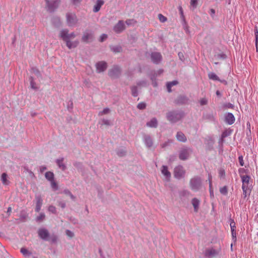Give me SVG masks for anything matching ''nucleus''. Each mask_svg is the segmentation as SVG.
I'll list each match as a JSON object with an SVG mask.
<instances>
[{"instance_id":"1","label":"nucleus","mask_w":258,"mask_h":258,"mask_svg":"<svg viewBox=\"0 0 258 258\" xmlns=\"http://www.w3.org/2000/svg\"><path fill=\"white\" fill-rule=\"evenodd\" d=\"M182 117V114L181 113L175 111H169L166 114V117L167 120L171 122H177Z\"/></svg>"},{"instance_id":"2","label":"nucleus","mask_w":258,"mask_h":258,"mask_svg":"<svg viewBox=\"0 0 258 258\" xmlns=\"http://www.w3.org/2000/svg\"><path fill=\"white\" fill-rule=\"evenodd\" d=\"M45 2L46 3V9L50 12L54 11L60 4L59 0H45Z\"/></svg>"},{"instance_id":"3","label":"nucleus","mask_w":258,"mask_h":258,"mask_svg":"<svg viewBox=\"0 0 258 258\" xmlns=\"http://www.w3.org/2000/svg\"><path fill=\"white\" fill-rule=\"evenodd\" d=\"M59 35L64 41L71 40L76 37V34L74 32L69 34V30L67 29L61 30Z\"/></svg>"},{"instance_id":"4","label":"nucleus","mask_w":258,"mask_h":258,"mask_svg":"<svg viewBox=\"0 0 258 258\" xmlns=\"http://www.w3.org/2000/svg\"><path fill=\"white\" fill-rule=\"evenodd\" d=\"M202 180L200 178L195 177L190 180V185L192 190H198L201 186Z\"/></svg>"},{"instance_id":"5","label":"nucleus","mask_w":258,"mask_h":258,"mask_svg":"<svg viewBox=\"0 0 258 258\" xmlns=\"http://www.w3.org/2000/svg\"><path fill=\"white\" fill-rule=\"evenodd\" d=\"M67 22L69 26H74L78 22L77 16L73 13H68L66 16Z\"/></svg>"},{"instance_id":"6","label":"nucleus","mask_w":258,"mask_h":258,"mask_svg":"<svg viewBox=\"0 0 258 258\" xmlns=\"http://www.w3.org/2000/svg\"><path fill=\"white\" fill-rule=\"evenodd\" d=\"M192 151L189 148H184L180 150L179 157L182 160H186L191 154Z\"/></svg>"},{"instance_id":"7","label":"nucleus","mask_w":258,"mask_h":258,"mask_svg":"<svg viewBox=\"0 0 258 258\" xmlns=\"http://www.w3.org/2000/svg\"><path fill=\"white\" fill-rule=\"evenodd\" d=\"M185 171L181 166H178L174 168V175L175 177L180 179L184 177Z\"/></svg>"},{"instance_id":"8","label":"nucleus","mask_w":258,"mask_h":258,"mask_svg":"<svg viewBox=\"0 0 258 258\" xmlns=\"http://www.w3.org/2000/svg\"><path fill=\"white\" fill-rule=\"evenodd\" d=\"M241 177L242 182V189L243 190V193L246 194L247 186L250 179V177L248 175H242L241 176Z\"/></svg>"},{"instance_id":"9","label":"nucleus","mask_w":258,"mask_h":258,"mask_svg":"<svg viewBox=\"0 0 258 258\" xmlns=\"http://www.w3.org/2000/svg\"><path fill=\"white\" fill-rule=\"evenodd\" d=\"M35 201L36 204L35 211L39 212L42 205L43 200L40 195H37L35 196Z\"/></svg>"},{"instance_id":"10","label":"nucleus","mask_w":258,"mask_h":258,"mask_svg":"<svg viewBox=\"0 0 258 258\" xmlns=\"http://www.w3.org/2000/svg\"><path fill=\"white\" fill-rule=\"evenodd\" d=\"M125 29V25L123 21L120 20L114 26L113 30L116 33H120Z\"/></svg>"},{"instance_id":"11","label":"nucleus","mask_w":258,"mask_h":258,"mask_svg":"<svg viewBox=\"0 0 258 258\" xmlns=\"http://www.w3.org/2000/svg\"><path fill=\"white\" fill-rule=\"evenodd\" d=\"M38 235L40 237L44 240H48L49 234L48 230L45 228H41L38 230Z\"/></svg>"},{"instance_id":"12","label":"nucleus","mask_w":258,"mask_h":258,"mask_svg":"<svg viewBox=\"0 0 258 258\" xmlns=\"http://www.w3.org/2000/svg\"><path fill=\"white\" fill-rule=\"evenodd\" d=\"M120 69L118 67H114L109 71V76L112 78H115L118 77L120 74Z\"/></svg>"},{"instance_id":"13","label":"nucleus","mask_w":258,"mask_h":258,"mask_svg":"<svg viewBox=\"0 0 258 258\" xmlns=\"http://www.w3.org/2000/svg\"><path fill=\"white\" fill-rule=\"evenodd\" d=\"M97 72L101 73L104 72L107 68V63L104 61H100L96 63Z\"/></svg>"},{"instance_id":"14","label":"nucleus","mask_w":258,"mask_h":258,"mask_svg":"<svg viewBox=\"0 0 258 258\" xmlns=\"http://www.w3.org/2000/svg\"><path fill=\"white\" fill-rule=\"evenodd\" d=\"M93 38V33L90 31H85L82 37V39L84 41L88 42L91 41Z\"/></svg>"},{"instance_id":"15","label":"nucleus","mask_w":258,"mask_h":258,"mask_svg":"<svg viewBox=\"0 0 258 258\" xmlns=\"http://www.w3.org/2000/svg\"><path fill=\"white\" fill-rule=\"evenodd\" d=\"M219 253V251L213 248L207 249L205 251V255L209 257H213Z\"/></svg>"},{"instance_id":"16","label":"nucleus","mask_w":258,"mask_h":258,"mask_svg":"<svg viewBox=\"0 0 258 258\" xmlns=\"http://www.w3.org/2000/svg\"><path fill=\"white\" fill-rule=\"evenodd\" d=\"M162 58L161 55L159 52H153L151 54V59L154 63H159Z\"/></svg>"},{"instance_id":"17","label":"nucleus","mask_w":258,"mask_h":258,"mask_svg":"<svg viewBox=\"0 0 258 258\" xmlns=\"http://www.w3.org/2000/svg\"><path fill=\"white\" fill-rule=\"evenodd\" d=\"M20 251L26 258H30L33 254L32 250H29L25 247L21 248Z\"/></svg>"},{"instance_id":"18","label":"nucleus","mask_w":258,"mask_h":258,"mask_svg":"<svg viewBox=\"0 0 258 258\" xmlns=\"http://www.w3.org/2000/svg\"><path fill=\"white\" fill-rule=\"evenodd\" d=\"M225 121L229 124H232L234 122L235 117L232 113H228L225 116Z\"/></svg>"},{"instance_id":"19","label":"nucleus","mask_w":258,"mask_h":258,"mask_svg":"<svg viewBox=\"0 0 258 258\" xmlns=\"http://www.w3.org/2000/svg\"><path fill=\"white\" fill-rule=\"evenodd\" d=\"M191 204L194 207V211L195 212H198L199 209V205L200 204V201L197 198H194L191 200Z\"/></svg>"},{"instance_id":"20","label":"nucleus","mask_w":258,"mask_h":258,"mask_svg":"<svg viewBox=\"0 0 258 258\" xmlns=\"http://www.w3.org/2000/svg\"><path fill=\"white\" fill-rule=\"evenodd\" d=\"M146 124L148 127L155 128L158 125V121L156 118H153L147 122Z\"/></svg>"},{"instance_id":"21","label":"nucleus","mask_w":258,"mask_h":258,"mask_svg":"<svg viewBox=\"0 0 258 258\" xmlns=\"http://www.w3.org/2000/svg\"><path fill=\"white\" fill-rule=\"evenodd\" d=\"M176 138L177 140L179 142H185L186 141V138L185 136L181 132H178L177 133Z\"/></svg>"},{"instance_id":"22","label":"nucleus","mask_w":258,"mask_h":258,"mask_svg":"<svg viewBox=\"0 0 258 258\" xmlns=\"http://www.w3.org/2000/svg\"><path fill=\"white\" fill-rule=\"evenodd\" d=\"M104 2L103 0H97L96 5L94 7L93 11L94 12H98L101 6L104 4Z\"/></svg>"},{"instance_id":"23","label":"nucleus","mask_w":258,"mask_h":258,"mask_svg":"<svg viewBox=\"0 0 258 258\" xmlns=\"http://www.w3.org/2000/svg\"><path fill=\"white\" fill-rule=\"evenodd\" d=\"M161 172L162 174L167 179L169 178L171 176V174L170 172L168 170L167 167L166 166H162L161 168Z\"/></svg>"},{"instance_id":"24","label":"nucleus","mask_w":258,"mask_h":258,"mask_svg":"<svg viewBox=\"0 0 258 258\" xmlns=\"http://www.w3.org/2000/svg\"><path fill=\"white\" fill-rule=\"evenodd\" d=\"M64 41L66 42L67 46L70 49L77 47L79 43L78 41H71V40H67Z\"/></svg>"},{"instance_id":"25","label":"nucleus","mask_w":258,"mask_h":258,"mask_svg":"<svg viewBox=\"0 0 258 258\" xmlns=\"http://www.w3.org/2000/svg\"><path fill=\"white\" fill-rule=\"evenodd\" d=\"M144 142L148 147H151L153 145V141L149 136H145L144 137Z\"/></svg>"},{"instance_id":"26","label":"nucleus","mask_w":258,"mask_h":258,"mask_svg":"<svg viewBox=\"0 0 258 258\" xmlns=\"http://www.w3.org/2000/svg\"><path fill=\"white\" fill-rule=\"evenodd\" d=\"M63 158H61L56 160V162L57 165L58 166L59 168H60L62 170H64L66 169V166L65 164L63 163Z\"/></svg>"},{"instance_id":"27","label":"nucleus","mask_w":258,"mask_h":258,"mask_svg":"<svg viewBox=\"0 0 258 258\" xmlns=\"http://www.w3.org/2000/svg\"><path fill=\"white\" fill-rule=\"evenodd\" d=\"M7 177L8 175L6 173H3L2 174L1 176V180L4 185H8L9 183V181L8 180Z\"/></svg>"},{"instance_id":"28","label":"nucleus","mask_w":258,"mask_h":258,"mask_svg":"<svg viewBox=\"0 0 258 258\" xmlns=\"http://www.w3.org/2000/svg\"><path fill=\"white\" fill-rule=\"evenodd\" d=\"M45 178L48 180L49 181H51L53 180L54 178V174L52 172L48 171L46 172L45 174Z\"/></svg>"},{"instance_id":"29","label":"nucleus","mask_w":258,"mask_h":258,"mask_svg":"<svg viewBox=\"0 0 258 258\" xmlns=\"http://www.w3.org/2000/svg\"><path fill=\"white\" fill-rule=\"evenodd\" d=\"M208 77L210 79L214 81H220L219 77L214 73L210 72L208 74Z\"/></svg>"},{"instance_id":"30","label":"nucleus","mask_w":258,"mask_h":258,"mask_svg":"<svg viewBox=\"0 0 258 258\" xmlns=\"http://www.w3.org/2000/svg\"><path fill=\"white\" fill-rule=\"evenodd\" d=\"M177 83L178 82L176 81H172V82H168L167 84V88L168 91L169 92H170L171 91V87L172 86L177 84Z\"/></svg>"},{"instance_id":"31","label":"nucleus","mask_w":258,"mask_h":258,"mask_svg":"<svg viewBox=\"0 0 258 258\" xmlns=\"http://www.w3.org/2000/svg\"><path fill=\"white\" fill-rule=\"evenodd\" d=\"M132 94L134 97H137L138 95L137 88L136 86H133L131 88Z\"/></svg>"},{"instance_id":"32","label":"nucleus","mask_w":258,"mask_h":258,"mask_svg":"<svg viewBox=\"0 0 258 258\" xmlns=\"http://www.w3.org/2000/svg\"><path fill=\"white\" fill-rule=\"evenodd\" d=\"M110 112V109L108 108H104L102 111H100L98 113L99 115H103L104 114H107Z\"/></svg>"},{"instance_id":"33","label":"nucleus","mask_w":258,"mask_h":258,"mask_svg":"<svg viewBox=\"0 0 258 258\" xmlns=\"http://www.w3.org/2000/svg\"><path fill=\"white\" fill-rule=\"evenodd\" d=\"M209 187H210V196L211 197H213L214 192H213V191L211 189V187H212L211 177L210 175H209Z\"/></svg>"},{"instance_id":"34","label":"nucleus","mask_w":258,"mask_h":258,"mask_svg":"<svg viewBox=\"0 0 258 258\" xmlns=\"http://www.w3.org/2000/svg\"><path fill=\"white\" fill-rule=\"evenodd\" d=\"M45 215L44 213H41L40 214L39 216H38L36 218L37 221H41L45 219Z\"/></svg>"},{"instance_id":"35","label":"nucleus","mask_w":258,"mask_h":258,"mask_svg":"<svg viewBox=\"0 0 258 258\" xmlns=\"http://www.w3.org/2000/svg\"><path fill=\"white\" fill-rule=\"evenodd\" d=\"M51 186L53 189L54 190H56L57 189L58 187L56 183L54 181V180H52L50 181Z\"/></svg>"},{"instance_id":"36","label":"nucleus","mask_w":258,"mask_h":258,"mask_svg":"<svg viewBox=\"0 0 258 258\" xmlns=\"http://www.w3.org/2000/svg\"><path fill=\"white\" fill-rule=\"evenodd\" d=\"M64 194H65L66 195H68L70 197V198L73 200H74L75 199V197L71 194L70 190H64L63 191Z\"/></svg>"},{"instance_id":"37","label":"nucleus","mask_w":258,"mask_h":258,"mask_svg":"<svg viewBox=\"0 0 258 258\" xmlns=\"http://www.w3.org/2000/svg\"><path fill=\"white\" fill-rule=\"evenodd\" d=\"M198 0H191L190 6L193 8V9L196 8L198 4Z\"/></svg>"},{"instance_id":"38","label":"nucleus","mask_w":258,"mask_h":258,"mask_svg":"<svg viewBox=\"0 0 258 258\" xmlns=\"http://www.w3.org/2000/svg\"><path fill=\"white\" fill-rule=\"evenodd\" d=\"M220 192L221 194L226 195L227 194V189L226 186H223L220 189Z\"/></svg>"},{"instance_id":"39","label":"nucleus","mask_w":258,"mask_h":258,"mask_svg":"<svg viewBox=\"0 0 258 258\" xmlns=\"http://www.w3.org/2000/svg\"><path fill=\"white\" fill-rule=\"evenodd\" d=\"M158 17L161 22H165L167 20V18L161 14H159Z\"/></svg>"},{"instance_id":"40","label":"nucleus","mask_w":258,"mask_h":258,"mask_svg":"<svg viewBox=\"0 0 258 258\" xmlns=\"http://www.w3.org/2000/svg\"><path fill=\"white\" fill-rule=\"evenodd\" d=\"M208 100L206 98H203L200 100V103L201 105H205L207 104Z\"/></svg>"},{"instance_id":"41","label":"nucleus","mask_w":258,"mask_h":258,"mask_svg":"<svg viewBox=\"0 0 258 258\" xmlns=\"http://www.w3.org/2000/svg\"><path fill=\"white\" fill-rule=\"evenodd\" d=\"M48 211L52 213H56V208L55 207L53 206H50L49 207H48Z\"/></svg>"},{"instance_id":"42","label":"nucleus","mask_w":258,"mask_h":258,"mask_svg":"<svg viewBox=\"0 0 258 258\" xmlns=\"http://www.w3.org/2000/svg\"><path fill=\"white\" fill-rule=\"evenodd\" d=\"M125 23L127 25H132L135 24L136 21L133 19H128L125 21Z\"/></svg>"},{"instance_id":"43","label":"nucleus","mask_w":258,"mask_h":258,"mask_svg":"<svg viewBox=\"0 0 258 258\" xmlns=\"http://www.w3.org/2000/svg\"><path fill=\"white\" fill-rule=\"evenodd\" d=\"M102 124L107 125H110L111 124V121L107 119H103L102 120Z\"/></svg>"},{"instance_id":"44","label":"nucleus","mask_w":258,"mask_h":258,"mask_svg":"<svg viewBox=\"0 0 258 258\" xmlns=\"http://www.w3.org/2000/svg\"><path fill=\"white\" fill-rule=\"evenodd\" d=\"M146 104L144 103H140L138 104L137 107L140 109H143L145 108Z\"/></svg>"},{"instance_id":"45","label":"nucleus","mask_w":258,"mask_h":258,"mask_svg":"<svg viewBox=\"0 0 258 258\" xmlns=\"http://www.w3.org/2000/svg\"><path fill=\"white\" fill-rule=\"evenodd\" d=\"M107 35L106 34H103L100 36V41L101 42H103L107 38Z\"/></svg>"},{"instance_id":"46","label":"nucleus","mask_w":258,"mask_h":258,"mask_svg":"<svg viewBox=\"0 0 258 258\" xmlns=\"http://www.w3.org/2000/svg\"><path fill=\"white\" fill-rule=\"evenodd\" d=\"M66 233L67 235L70 237H72L74 236V233L70 230H66Z\"/></svg>"},{"instance_id":"47","label":"nucleus","mask_w":258,"mask_h":258,"mask_svg":"<svg viewBox=\"0 0 258 258\" xmlns=\"http://www.w3.org/2000/svg\"><path fill=\"white\" fill-rule=\"evenodd\" d=\"M238 160H239V164L241 166H243L244 165V161H243V157L242 156H239L238 157Z\"/></svg>"},{"instance_id":"48","label":"nucleus","mask_w":258,"mask_h":258,"mask_svg":"<svg viewBox=\"0 0 258 258\" xmlns=\"http://www.w3.org/2000/svg\"><path fill=\"white\" fill-rule=\"evenodd\" d=\"M30 85H31V88L32 89H37L36 85H35V83L33 82V80H31V81H30Z\"/></svg>"},{"instance_id":"49","label":"nucleus","mask_w":258,"mask_h":258,"mask_svg":"<svg viewBox=\"0 0 258 258\" xmlns=\"http://www.w3.org/2000/svg\"><path fill=\"white\" fill-rule=\"evenodd\" d=\"M230 225L231 227V231H235V223L233 221H232L230 223Z\"/></svg>"},{"instance_id":"50","label":"nucleus","mask_w":258,"mask_h":258,"mask_svg":"<svg viewBox=\"0 0 258 258\" xmlns=\"http://www.w3.org/2000/svg\"><path fill=\"white\" fill-rule=\"evenodd\" d=\"M137 84L139 86H144L146 85V82L144 81H142L141 82H138Z\"/></svg>"},{"instance_id":"51","label":"nucleus","mask_w":258,"mask_h":258,"mask_svg":"<svg viewBox=\"0 0 258 258\" xmlns=\"http://www.w3.org/2000/svg\"><path fill=\"white\" fill-rule=\"evenodd\" d=\"M178 9H179L180 15L182 16L183 15V12L182 7L181 6H179L178 7Z\"/></svg>"},{"instance_id":"52","label":"nucleus","mask_w":258,"mask_h":258,"mask_svg":"<svg viewBox=\"0 0 258 258\" xmlns=\"http://www.w3.org/2000/svg\"><path fill=\"white\" fill-rule=\"evenodd\" d=\"M73 3L76 5L79 4L82 1V0H73Z\"/></svg>"},{"instance_id":"53","label":"nucleus","mask_w":258,"mask_h":258,"mask_svg":"<svg viewBox=\"0 0 258 258\" xmlns=\"http://www.w3.org/2000/svg\"><path fill=\"white\" fill-rule=\"evenodd\" d=\"M59 205L62 208H64L65 207H66V204L65 203H59Z\"/></svg>"},{"instance_id":"54","label":"nucleus","mask_w":258,"mask_h":258,"mask_svg":"<svg viewBox=\"0 0 258 258\" xmlns=\"http://www.w3.org/2000/svg\"><path fill=\"white\" fill-rule=\"evenodd\" d=\"M46 168L45 167L42 166L40 167V170L41 172L43 171L44 170H46Z\"/></svg>"},{"instance_id":"55","label":"nucleus","mask_w":258,"mask_h":258,"mask_svg":"<svg viewBox=\"0 0 258 258\" xmlns=\"http://www.w3.org/2000/svg\"><path fill=\"white\" fill-rule=\"evenodd\" d=\"M231 233H232V237H236L235 236V235H236V233L235 232V231H231Z\"/></svg>"},{"instance_id":"56","label":"nucleus","mask_w":258,"mask_h":258,"mask_svg":"<svg viewBox=\"0 0 258 258\" xmlns=\"http://www.w3.org/2000/svg\"><path fill=\"white\" fill-rule=\"evenodd\" d=\"M178 56H179V57L180 59L181 60H182V58H181V57H183L182 53H178Z\"/></svg>"},{"instance_id":"57","label":"nucleus","mask_w":258,"mask_h":258,"mask_svg":"<svg viewBox=\"0 0 258 258\" xmlns=\"http://www.w3.org/2000/svg\"><path fill=\"white\" fill-rule=\"evenodd\" d=\"M11 211H12L11 207H9L8 209V210H7V213L10 214L11 212Z\"/></svg>"},{"instance_id":"58","label":"nucleus","mask_w":258,"mask_h":258,"mask_svg":"<svg viewBox=\"0 0 258 258\" xmlns=\"http://www.w3.org/2000/svg\"><path fill=\"white\" fill-rule=\"evenodd\" d=\"M211 15H214L215 14V10L214 9L210 10Z\"/></svg>"},{"instance_id":"59","label":"nucleus","mask_w":258,"mask_h":258,"mask_svg":"<svg viewBox=\"0 0 258 258\" xmlns=\"http://www.w3.org/2000/svg\"><path fill=\"white\" fill-rule=\"evenodd\" d=\"M99 252L100 253V255L102 256L103 255V252H102L101 249L99 250Z\"/></svg>"},{"instance_id":"60","label":"nucleus","mask_w":258,"mask_h":258,"mask_svg":"<svg viewBox=\"0 0 258 258\" xmlns=\"http://www.w3.org/2000/svg\"><path fill=\"white\" fill-rule=\"evenodd\" d=\"M232 246H233V243H231V249H232Z\"/></svg>"},{"instance_id":"61","label":"nucleus","mask_w":258,"mask_h":258,"mask_svg":"<svg viewBox=\"0 0 258 258\" xmlns=\"http://www.w3.org/2000/svg\"><path fill=\"white\" fill-rule=\"evenodd\" d=\"M223 171H220V174H223Z\"/></svg>"},{"instance_id":"62","label":"nucleus","mask_w":258,"mask_h":258,"mask_svg":"<svg viewBox=\"0 0 258 258\" xmlns=\"http://www.w3.org/2000/svg\"><path fill=\"white\" fill-rule=\"evenodd\" d=\"M217 93V95H218V94H219V91H217V93Z\"/></svg>"},{"instance_id":"63","label":"nucleus","mask_w":258,"mask_h":258,"mask_svg":"<svg viewBox=\"0 0 258 258\" xmlns=\"http://www.w3.org/2000/svg\"><path fill=\"white\" fill-rule=\"evenodd\" d=\"M211 118H214V116H213V115H211Z\"/></svg>"}]
</instances>
